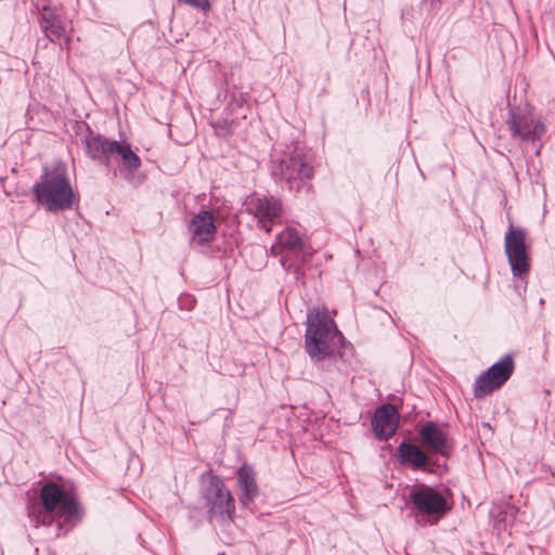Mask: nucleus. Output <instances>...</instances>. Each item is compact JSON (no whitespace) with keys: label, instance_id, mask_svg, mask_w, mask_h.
Wrapping results in <instances>:
<instances>
[{"label":"nucleus","instance_id":"nucleus-10","mask_svg":"<svg viewBox=\"0 0 555 555\" xmlns=\"http://www.w3.org/2000/svg\"><path fill=\"white\" fill-rule=\"evenodd\" d=\"M506 124L512 135L521 141H538L545 132L542 120L531 113L512 109Z\"/></svg>","mask_w":555,"mask_h":555},{"label":"nucleus","instance_id":"nucleus-6","mask_svg":"<svg viewBox=\"0 0 555 555\" xmlns=\"http://www.w3.org/2000/svg\"><path fill=\"white\" fill-rule=\"evenodd\" d=\"M203 498L210 519L232 520L235 513L234 499L218 476L209 477Z\"/></svg>","mask_w":555,"mask_h":555},{"label":"nucleus","instance_id":"nucleus-9","mask_svg":"<svg viewBox=\"0 0 555 555\" xmlns=\"http://www.w3.org/2000/svg\"><path fill=\"white\" fill-rule=\"evenodd\" d=\"M514 367L513 358L508 354L492 364L486 372L476 378L474 384L475 397L482 398L502 387L512 376Z\"/></svg>","mask_w":555,"mask_h":555},{"label":"nucleus","instance_id":"nucleus-2","mask_svg":"<svg viewBox=\"0 0 555 555\" xmlns=\"http://www.w3.org/2000/svg\"><path fill=\"white\" fill-rule=\"evenodd\" d=\"M341 339L335 322L326 312L318 310L308 313L305 348L313 362L319 363L334 354Z\"/></svg>","mask_w":555,"mask_h":555},{"label":"nucleus","instance_id":"nucleus-17","mask_svg":"<svg viewBox=\"0 0 555 555\" xmlns=\"http://www.w3.org/2000/svg\"><path fill=\"white\" fill-rule=\"evenodd\" d=\"M112 150V158L120 160V170L125 172V178L130 180V176L141 167L140 157L127 142L114 141Z\"/></svg>","mask_w":555,"mask_h":555},{"label":"nucleus","instance_id":"nucleus-20","mask_svg":"<svg viewBox=\"0 0 555 555\" xmlns=\"http://www.w3.org/2000/svg\"><path fill=\"white\" fill-rule=\"evenodd\" d=\"M397 457L402 465H410L413 469H425L428 455L421 447L402 441L397 448Z\"/></svg>","mask_w":555,"mask_h":555},{"label":"nucleus","instance_id":"nucleus-22","mask_svg":"<svg viewBox=\"0 0 555 555\" xmlns=\"http://www.w3.org/2000/svg\"><path fill=\"white\" fill-rule=\"evenodd\" d=\"M285 251L282 247V244H280V242L276 240L275 244H273L270 248V255L271 256H280V258L282 257V255H284Z\"/></svg>","mask_w":555,"mask_h":555},{"label":"nucleus","instance_id":"nucleus-16","mask_svg":"<svg viewBox=\"0 0 555 555\" xmlns=\"http://www.w3.org/2000/svg\"><path fill=\"white\" fill-rule=\"evenodd\" d=\"M114 141L115 140H108L101 134H94L90 131L83 140L86 153L93 160L108 166L112 159Z\"/></svg>","mask_w":555,"mask_h":555},{"label":"nucleus","instance_id":"nucleus-19","mask_svg":"<svg viewBox=\"0 0 555 555\" xmlns=\"http://www.w3.org/2000/svg\"><path fill=\"white\" fill-rule=\"evenodd\" d=\"M237 486L241 490L240 502L247 506L253 503L259 494V488L256 482V474L248 465H242L237 469Z\"/></svg>","mask_w":555,"mask_h":555},{"label":"nucleus","instance_id":"nucleus-5","mask_svg":"<svg viewBox=\"0 0 555 555\" xmlns=\"http://www.w3.org/2000/svg\"><path fill=\"white\" fill-rule=\"evenodd\" d=\"M276 236L285 251L280 259L281 266L286 272L294 273L295 278L299 280L304 276L302 266L312 256L310 247L302 235L294 228H287Z\"/></svg>","mask_w":555,"mask_h":555},{"label":"nucleus","instance_id":"nucleus-21","mask_svg":"<svg viewBox=\"0 0 555 555\" xmlns=\"http://www.w3.org/2000/svg\"><path fill=\"white\" fill-rule=\"evenodd\" d=\"M180 2L188 4L192 8L202 10V11H208L210 9L209 0H179Z\"/></svg>","mask_w":555,"mask_h":555},{"label":"nucleus","instance_id":"nucleus-8","mask_svg":"<svg viewBox=\"0 0 555 555\" xmlns=\"http://www.w3.org/2000/svg\"><path fill=\"white\" fill-rule=\"evenodd\" d=\"M504 249L514 276L524 278L530 269L529 253L526 245V232L521 228L511 227L505 233Z\"/></svg>","mask_w":555,"mask_h":555},{"label":"nucleus","instance_id":"nucleus-14","mask_svg":"<svg viewBox=\"0 0 555 555\" xmlns=\"http://www.w3.org/2000/svg\"><path fill=\"white\" fill-rule=\"evenodd\" d=\"M400 415L395 405L386 403L376 409L372 427L376 438L386 441L391 438L399 426Z\"/></svg>","mask_w":555,"mask_h":555},{"label":"nucleus","instance_id":"nucleus-15","mask_svg":"<svg viewBox=\"0 0 555 555\" xmlns=\"http://www.w3.org/2000/svg\"><path fill=\"white\" fill-rule=\"evenodd\" d=\"M422 444L431 453L449 456L452 446L448 435L434 422H427L418 431Z\"/></svg>","mask_w":555,"mask_h":555},{"label":"nucleus","instance_id":"nucleus-4","mask_svg":"<svg viewBox=\"0 0 555 555\" xmlns=\"http://www.w3.org/2000/svg\"><path fill=\"white\" fill-rule=\"evenodd\" d=\"M272 175L279 181H284L289 191H299L306 185V180L313 175V167L298 149L285 153L272 167Z\"/></svg>","mask_w":555,"mask_h":555},{"label":"nucleus","instance_id":"nucleus-11","mask_svg":"<svg viewBox=\"0 0 555 555\" xmlns=\"http://www.w3.org/2000/svg\"><path fill=\"white\" fill-rule=\"evenodd\" d=\"M247 210L258 220L260 229L270 233L282 216L283 205L280 198L271 195L256 196L247 203Z\"/></svg>","mask_w":555,"mask_h":555},{"label":"nucleus","instance_id":"nucleus-1","mask_svg":"<svg viewBox=\"0 0 555 555\" xmlns=\"http://www.w3.org/2000/svg\"><path fill=\"white\" fill-rule=\"evenodd\" d=\"M62 513L69 518L79 515V503L74 494L62 489L53 481L46 482L41 489L39 498H34L27 506V514L31 525L51 526L56 516Z\"/></svg>","mask_w":555,"mask_h":555},{"label":"nucleus","instance_id":"nucleus-12","mask_svg":"<svg viewBox=\"0 0 555 555\" xmlns=\"http://www.w3.org/2000/svg\"><path fill=\"white\" fill-rule=\"evenodd\" d=\"M39 25L44 35H67L73 31L72 22L61 5L47 2L38 9Z\"/></svg>","mask_w":555,"mask_h":555},{"label":"nucleus","instance_id":"nucleus-3","mask_svg":"<svg viewBox=\"0 0 555 555\" xmlns=\"http://www.w3.org/2000/svg\"><path fill=\"white\" fill-rule=\"evenodd\" d=\"M33 192L37 202L51 212L69 210L78 203L65 169L44 171Z\"/></svg>","mask_w":555,"mask_h":555},{"label":"nucleus","instance_id":"nucleus-18","mask_svg":"<svg viewBox=\"0 0 555 555\" xmlns=\"http://www.w3.org/2000/svg\"><path fill=\"white\" fill-rule=\"evenodd\" d=\"M112 150V158L120 160V170L125 172V178L130 180V176L141 167L140 157L127 142L114 141Z\"/></svg>","mask_w":555,"mask_h":555},{"label":"nucleus","instance_id":"nucleus-23","mask_svg":"<svg viewBox=\"0 0 555 555\" xmlns=\"http://www.w3.org/2000/svg\"><path fill=\"white\" fill-rule=\"evenodd\" d=\"M440 0H431V5L435 7L436 4H439Z\"/></svg>","mask_w":555,"mask_h":555},{"label":"nucleus","instance_id":"nucleus-13","mask_svg":"<svg viewBox=\"0 0 555 555\" xmlns=\"http://www.w3.org/2000/svg\"><path fill=\"white\" fill-rule=\"evenodd\" d=\"M191 243L196 246L210 244L217 233L216 219L210 210L198 211L189 223Z\"/></svg>","mask_w":555,"mask_h":555},{"label":"nucleus","instance_id":"nucleus-7","mask_svg":"<svg viewBox=\"0 0 555 555\" xmlns=\"http://www.w3.org/2000/svg\"><path fill=\"white\" fill-rule=\"evenodd\" d=\"M409 500L416 515L427 516L431 525L450 509L446 498L439 491L424 485L410 491Z\"/></svg>","mask_w":555,"mask_h":555}]
</instances>
